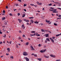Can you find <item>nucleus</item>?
<instances>
[{
  "label": "nucleus",
  "instance_id": "e2e57ef3",
  "mask_svg": "<svg viewBox=\"0 0 61 61\" xmlns=\"http://www.w3.org/2000/svg\"><path fill=\"white\" fill-rule=\"evenodd\" d=\"M24 11H25V12H26V10L25 9H24Z\"/></svg>",
  "mask_w": 61,
  "mask_h": 61
},
{
  "label": "nucleus",
  "instance_id": "09e8293b",
  "mask_svg": "<svg viewBox=\"0 0 61 61\" xmlns=\"http://www.w3.org/2000/svg\"><path fill=\"white\" fill-rule=\"evenodd\" d=\"M56 61H60V60H56Z\"/></svg>",
  "mask_w": 61,
  "mask_h": 61
},
{
  "label": "nucleus",
  "instance_id": "39448f33",
  "mask_svg": "<svg viewBox=\"0 0 61 61\" xmlns=\"http://www.w3.org/2000/svg\"><path fill=\"white\" fill-rule=\"evenodd\" d=\"M46 22L47 23H49L50 22V20L47 21V20H46Z\"/></svg>",
  "mask_w": 61,
  "mask_h": 61
},
{
  "label": "nucleus",
  "instance_id": "58836bf2",
  "mask_svg": "<svg viewBox=\"0 0 61 61\" xmlns=\"http://www.w3.org/2000/svg\"><path fill=\"white\" fill-rule=\"evenodd\" d=\"M3 13H5V10H3Z\"/></svg>",
  "mask_w": 61,
  "mask_h": 61
},
{
  "label": "nucleus",
  "instance_id": "a19ab883",
  "mask_svg": "<svg viewBox=\"0 0 61 61\" xmlns=\"http://www.w3.org/2000/svg\"><path fill=\"white\" fill-rule=\"evenodd\" d=\"M41 31H42V32H44V30L43 29H41Z\"/></svg>",
  "mask_w": 61,
  "mask_h": 61
},
{
  "label": "nucleus",
  "instance_id": "b1692460",
  "mask_svg": "<svg viewBox=\"0 0 61 61\" xmlns=\"http://www.w3.org/2000/svg\"><path fill=\"white\" fill-rule=\"evenodd\" d=\"M30 5H31L32 6H34V5H34L32 4H30Z\"/></svg>",
  "mask_w": 61,
  "mask_h": 61
},
{
  "label": "nucleus",
  "instance_id": "79ce46f5",
  "mask_svg": "<svg viewBox=\"0 0 61 61\" xmlns=\"http://www.w3.org/2000/svg\"><path fill=\"white\" fill-rule=\"evenodd\" d=\"M6 9H8V7L7 6H6Z\"/></svg>",
  "mask_w": 61,
  "mask_h": 61
},
{
  "label": "nucleus",
  "instance_id": "4be33fe9",
  "mask_svg": "<svg viewBox=\"0 0 61 61\" xmlns=\"http://www.w3.org/2000/svg\"><path fill=\"white\" fill-rule=\"evenodd\" d=\"M19 22H20V23H21V22L22 21V20H19Z\"/></svg>",
  "mask_w": 61,
  "mask_h": 61
},
{
  "label": "nucleus",
  "instance_id": "9b49d317",
  "mask_svg": "<svg viewBox=\"0 0 61 61\" xmlns=\"http://www.w3.org/2000/svg\"><path fill=\"white\" fill-rule=\"evenodd\" d=\"M38 60L39 61H41L42 60L41 58H38Z\"/></svg>",
  "mask_w": 61,
  "mask_h": 61
},
{
  "label": "nucleus",
  "instance_id": "412c9836",
  "mask_svg": "<svg viewBox=\"0 0 61 61\" xmlns=\"http://www.w3.org/2000/svg\"><path fill=\"white\" fill-rule=\"evenodd\" d=\"M25 16V14H24L23 15V16H22V17L24 18V17Z\"/></svg>",
  "mask_w": 61,
  "mask_h": 61
},
{
  "label": "nucleus",
  "instance_id": "7c9ffc66",
  "mask_svg": "<svg viewBox=\"0 0 61 61\" xmlns=\"http://www.w3.org/2000/svg\"><path fill=\"white\" fill-rule=\"evenodd\" d=\"M18 1L19 2H21V0H18Z\"/></svg>",
  "mask_w": 61,
  "mask_h": 61
},
{
  "label": "nucleus",
  "instance_id": "a18cd8bd",
  "mask_svg": "<svg viewBox=\"0 0 61 61\" xmlns=\"http://www.w3.org/2000/svg\"><path fill=\"white\" fill-rule=\"evenodd\" d=\"M2 34V32L0 31V34Z\"/></svg>",
  "mask_w": 61,
  "mask_h": 61
},
{
  "label": "nucleus",
  "instance_id": "5701e85b",
  "mask_svg": "<svg viewBox=\"0 0 61 61\" xmlns=\"http://www.w3.org/2000/svg\"><path fill=\"white\" fill-rule=\"evenodd\" d=\"M54 25H55V26H57V24H56V23H54Z\"/></svg>",
  "mask_w": 61,
  "mask_h": 61
},
{
  "label": "nucleus",
  "instance_id": "f3484780",
  "mask_svg": "<svg viewBox=\"0 0 61 61\" xmlns=\"http://www.w3.org/2000/svg\"><path fill=\"white\" fill-rule=\"evenodd\" d=\"M34 23L36 24H38V23H39L38 22H36V21H35Z\"/></svg>",
  "mask_w": 61,
  "mask_h": 61
},
{
  "label": "nucleus",
  "instance_id": "ddd939ff",
  "mask_svg": "<svg viewBox=\"0 0 61 61\" xmlns=\"http://www.w3.org/2000/svg\"><path fill=\"white\" fill-rule=\"evenodd\" d=\"M29 42H27L26 43V45H29Z\"/></svg>",
  "mask_w": 61,
  "mask_h": 61
},
{
  "label": "nucleus",
  "instance_id": "1a4fd4ad",
  "mask_svg": "<svg viewBox=\"0 0 61 61\" xmlns=\"http://www.w3.org/2000/svg\"><path fill=\"white\" fill-rule=\"evenodd\" d=\"M32 33H35V31H32L31 32Z\"/></svg>",
  "mask_w": 61,
  "mask_h": 61
},
{
  "label": "nucleus",
  "instance_id": "c756f323",
  "mask_svg": "<svg viewBox=\"0 0 61 61\" xmlns=\"http://www.w3.org/2000/svg\"><path fill=\"white\" fill-rule=\"evenodd\" d=\"M9 15L10 16H13V15H12V14L11 13H10L9 14Z\"/></svg>",
  "mask_w": 61,
  "mask_h": 61
},
{
  "label": "nucleus",
  "instance_id": "0eeeda50",
  "mask_svg": "<svg viewBox=\"0 0 61 61\" xmlns=\"http://www.w3.org/2000/svg\"><path fill=\"white\" fill-rule=\"evenodd\" d=\"M45 35H46V37H47L49 36V34H46Z\"/></svg>",
  "mask_w": 61,
  "mask_h": 61
},
{
  "label": "nucleus",
  "instance_id": "bf43d9fd",
  "mask_svg": "<svg viewBox=\"0 0 61 61\" xmlns=\"http://www.w3.org/2000/svg\"><path fill=\"white\" fill-rule=\"evenodd\" d=\"M45 43H47V41L46 40V41H45Z\"/></svg>",
  "mask_w": 61,
  "mask_h": 61
},
{
  "label": "nucleus",
  "instance_id": "ea45409f",
  "mask_svg": "<svg viewBox=\"0 0 61 61\" xmlns=\"http://www.w3.org/2000/svg\"><path fill=\"white\" fill-rule=\"evenodd\" d=\"M54 10V11H56L57 10L56 9H55L54 10Z\"/></svg>",
  "mask_w": 61,
  "mask_h": 61
},
{
  "label": "nucleus",
  "instance_id": "423d86ee",
  "mask_svg": "<svg viewBox=\"0 0 61 61\" xmlns=\"http://www.w3.org/2000/svg\"><path fill=\"white\" fill-rule=\"evenodd\" d=\"M7 50H8V52H9L10 51V48H7Z\"/></svg>",
  "mask_w": 61,
  "mask_h": 61
},
{
  "label": "nucleus",
  "instance_id": "a878e982",
  "mask_svg": "<svg viewBox=\"0 0 61 61\" xmlns=\"http://www.w3.org/2000/svg\"><path fill=\"white\" fill-rule=\"evenodd\" d=\"M5 27V26H2V28H3V29Z\"/></svg>",
  "mask_w": 61,
  "mask_h": 61
},
{
  "label": "nucleus",
  "instance_id": "a211bd4d",
  "mask_svg": "<svg viewBox=\"0 0 61 61\" xmlns=\"http://www.w3.org/2000/svg\"><path fill=\"white\" fill-rule=\"evenodd\" d=\"M34 36V35L33 34H31L30 35V36Z\"/></svg>",
  "mask_w": 61,
  "mask_h": 61
},
{
  "label": "nucleus",
  "instance_id": "cd10ccee",
  "mask_svg": "<svg viewBox=\"0 0 61 61\" xmlns=\"http://www.w3.org/2000/svg\"><path fill=\"white\" fill-rule=\"evenodd\" d=\"M60 34H58V35H56V36H60Z\"/></svg>",
  "mask_w": 61,
  "mask_h": 61
},
{
  "label": "nucleus",
  "instance_id": "4d7b16f0",
  "mask_svg": "<svg viewBox=\"0 0 61 61\" xmlns=\"http://www.w3.org/2000/svg\"><path fill=\"white\" fill-rule=\"evenodd\" d=\"M56 57V56H52V57H53L54 58L55 57Z\"/></svg>",
  "mask_w": 61,
  "mask_h": 61
},
{
  "label": "nucleus",
  "instance_id": "6e6552de",
  "mask_svg": "<svg viewBox=\"0 0 61 61\" xmlns=\"http://www.w3.org/2000/svg\"><path fill=\"white\" fill-rule=\"evenodd\" d=\"M5 19V17H3L2 18V20H4Z\"/></svg>",
  "mask_w": 61,
  "mask_h": 61
},
{
  "label": "nucleus",
  "instance_id": "4468645a",
  "mask_svg": "<svg viewBox=\"0 0 61 61\" xmlns=\"http://www.w3.org/2000/svg\"><path fill=\"white\" fill-rule=\"evenodd\" d=\"M2 30L3 31V32H4L5 31V30L4 29V28Z\"/></svg>",
  "mask_w": 61,
  "mask_h": 61
},
{
  "label": "nucleus",
  "instance_id": "8fccbe9b",
  "mask_svg": "<svg viewBox=\"0 0 61 61\" xmlns=\"http://www.w3.org/2000/svg\"><path fill=\"white\" fill-rule=\"evenodd\" d=\"M35 34V35H38V33H36Z\"/></svg>",
  "mask_w": 61,
  "mask_h": 61
},
{
  "label": "nucleus",
  "instance_id": "774afa93",
  "mask_svg": "<svg viewBox=\"0 0 61 61\" xmlns=\"http://www.w3.org/2000/svg\"><path fill=\"white\" fill-rule=\"evenodd\" d=\"M25 35H23V37H25Z\"/></svg>",
  "mask_w": 61,
  "mask_h": 61
},
{
  "label": "nucleus",
  "instance_id": "864d4df0",
  "mask_svg": "<svg viewBox=\"0 0 61 61\" xmlns=\"http://www.w3.org/2000/svg\"><path fill=\"white\" fill-rule=\"evenodd\" d=\"M6 55H7V56H8V55H9V54L6 53Z\"/></svg>",
  "mask_w": 61,
  "mask_h": 61
},
{
  "label": "nucleus",
  "instance_id": "7ed1b4c3",
  "mask_svg": "<svg viewBox=\"0 0 61 61\" xmlns=\"http://www.w3.org/2000/svg\"><path fill=\"white\" fill-rule=\"evenodd\" d=\"M46 51V49H45V50H43V51H41L40 52H41V53H43L45 52V51Z\"/></svg>",
  "mask_w": 61,
  "mask_h": 61
},
{
  "label": "nucleus",
  "instance_id": "0e129e2a",
  "mask_svg": "<svg viewBox=\"0 0 61 61\" xmlns=\"http://www.w3.org/2000/svg\"><path fill=\"white\" fill-rule=\"evenodd\" d=\"M32 21H33V20H30V21L31 22Z\"/></svg>",
  "mask_w": 61,
  "mask_h": 61
},
{
  "label": "nucleus",
  "instance_id": "e433bc0d",
  "mask_svg": "<svg viewBox=\"0 0 61 61\" xmlns=\"http://www.w3.org/2000/svg\"><path fill=\"white\" fill-rule=\"evenodd\" d=\"M53 12H52L53 13H57V12H56V11H53Z\"/></svg>",
  "mask_w": 61,
  "mask_h": 61
},
{
  "label": "nucleus",
  "instance_id": "13d9d810",
  "mask_svg": "<svg viewBox=\"0 0 61 61\" xmlns=\"http://www.w3.org/2000/svg\"><path fill=\"white\" fill-rule=\"evenodd\" d=\"M21 8H20L19 9V10H21Z\"/></svg>",
  "mask_w": 61,
  "mask_h": 61
},
{
  "label": "nucleus",
  "instance_id": "c85d7f7f",
  "mask_svg": "<svg viewBox=\"0 0 61 61\" xmlns=\"http://www.w3.org/2000/svg\"><path fill=\"white\" fill-rule=\"evenodd\" d=\"M19 33H22V32H21V31H20V30H19Z\"/></svg>",
  "mask_w": 61,
  "mask_h": 61
},
{
  "label": "nucleus",
  "instance_id": "f257e3e1",
  "mask_svg": "<svg viewBox=\"0 0 61 61\" xmlns=\"http://www.w3.org/2000/svg\"><path fill=\"white\" fill-rule=\"evenodd\" d=\"M23 55L24 56H27L28 55V53L26 52H24L23 53Z\"/></svg>",
  "mask_w": 61,
  "mask_h": 61
},
{
  "label": "nucleus",
  "instance_id": "f8f14e48",
  "mask_svg": "<svg viewBox=\"0 0 61 61\" xmlns=\"http://www.w3.org/2000/svg\"><path fill=\"white\" fill-rule=\"evenodd\" d=\"M10 58L13 59L14 58V56H10Z\"/></svg>",
  "mask_w": 61,
  "mask_h": 61
},
{
  "label": "nucleus",
  "instance_id": "2eb2a0df",
  "mask_svg": "<svg viewBox=\"0 0 61 61\" xmlns=\"http://www.w3.org/2000/svg\"><path fill=\"white\" fill-rule=\"evenodd\" d=\"M29 18L31 19H33L34 17H29Z\"/></svg>",
  "mask_w": 61,
  "mask_h": 61
},
{
  "label": "nucleus",
  "instance_id": "5fc2aeb1",
  "mask_svg": "<svg viewBox=\"0 0 61 61\" xmlns=\"http://www.w3.org/2000/svg\"><path fill=\"white\" fill-rule=\"evenodd\" d=\"M16 6H18V4H16Z\"/></svg>",
  "mask_w": 61,
  "mask_h": 61
},
{
  "label": "nucleus",
  "instance_id": "20e7f679",
  "mask_svg": "<svg viewBox=\"0 0 61 61\" xmlns=\"http://www.w3.org/2000/svg\"><path fill=\"white\" fill-rule=\"evenodd\" d=\"M30 48H31V49L32 50H35V49H34V48L32 46H30Z\"/></svg>",
  "mask_w": 61,
  "mask_h": 61
},
{
  "label": "nucleus",
  "instance_id": "72a5a7b5",
  "mask_svg": "<svg viewBox=\"0 0 61 61\" xmlns=\"http://www.w3.org/2000/svg\"><path fill=\"white\" fill-rule=\"evenodd\" d=\"M25 27L24 26V25H22L21 26V27Z\"/></svg>",
  "mask_w": 61,
  "mask_h": 61
},
{
  "label": "nucleus",
  "instance_id": "bb28decb",
  "mask_svg": "<svg viewBox=\"0 0 61 61\" xmlns=\"http://www.w3.org/2000/svg\"><path fill=\"white\" fill-rule=\"evenodd\" d=\"M36 36H40V34H38V35H36Z\"/></svg>",
  "mask_w": 61,
  "mask_h": 61
},
{
  "label": "nucleus",
  "instance_id": "37998d69",
  "mask_svg": "<svg viewBox=\"0 0 61 61\" xmlns=\"http://www.w3.org/2000/svg\"><path fill=\"white\" fill-rule=\"evenodd\" d=\"M50 8L51 9H54V8H52V7H51Z\"/></svg>",
  "mask_w": 61,
  "mask_h": 61
},
{
  "label": "nucleus",
  "instance_id": "49530a36",
  "mask_svg": "<svg viewBox=\"0 0 61 61\" xmlns=\"http://www.w3.org/2000/svg\"><path fill=\"white\" fill-rule=\"evenodd\" d=\"M55 37H52V39H55Z\"/></svg>",
  "mask_w": 61,
  "mask_h": 61
},
{
  "label": "nucleus",
  "instance_id": "6e6d98bb",
  "mask_svg": "<svg viewBox=\"0 0 61 61\" xmlns=\"http://www.w3.org/2000/svg\"><path fill=\"white\" fill-rule=\"evenodd\" d=\"M57 9H60V10H61V8H57Z\"/></svg>",
  "mask_w": 61,
  "mask_h": 61
},
{
  "label": "nucleus",
  "instance_id": "c9c22d12",
  "mask_svg": "<svg viewBox=\"0 0 61 61\" xmlns=\"http://www.w3.org/2000/svg\"><path fill=\"white\" fill-rule=\"evenodd\" d=\"M27 5H26L25 4H24V6H27Z\"/></svg>",
  "mask_w": 61,
  "mask_h": 61
},
{
  "label": "nucleus",
  "instance_id": "473e14b6",
  "mask_svg": "<svg viewBox=\"0 0 61 61\" xmlns=\"http://www.w3.org/2000/svg\"><path fill=\"white\" fill-rule=\"evenodd\" d=\"M52 5V4L51 3H50V4H49L48 5L49 6H51Z\"/></svg>",
  "mask_w": 61,
  "mask_h": 61
},
{
  "label": "nucleus",
  "instance_id": "338daca9",
  "mask_svg": "<svg viewBox=\"0 0 61 61\" xmlns=\"http://www.w3.org/2000/svg\"><path fill=\"white\" fill-rule=\"evenodd\" d=\"M3 56H0V58H2V57H3Z\"/></svg>",
  "mask_w": 61,
  "mask_h": 61
},
{
  "label": "nucleus",
  "instance_id": "3c124183",
  "mask_svg": "<svg viewBox=\"0 0 61 61\" xmlns=\"http://www.w3.org/2000/svg\"><path fill=\"white\" fill-rule=\"evenodd\" d=\"M20 15V13H19L18 14V16H19Z\"/></svg>",
  "mask_w": 61,
  "mask_h": 61
},
{
  "label": "nucleus",
  "instance_id": "6ab92c4d",
  "mask_svg": "<svg viewBox=\"0 0 61 61\" xmlns=\"http://www.w3.org/2000/svg\"><path fill=\"white\" fill-rule=\"evenodd\" d=\"M49 39V38H46V40H47V41H50V40L48 39Z\"/></svg>",
  "mask_w": 61,
  "mask_h": 61
},
{
  "label": "nucleus",
  "instance_id": "680f3d73",
  "mask_svg": "<svg viewBox=\"0 0 61 61\" xmlns=\"http://www.w3.org/2000/svg\"><path fill=\"white\" fill-rule=\"evenodd\" d=\"M58 17H61V15H59Z\"/></svg>",
  "mask_w": 61,
  "mask_h": 61
},
{
  "label": "nucleus",
  "instance_id": "9d476101",
  "mask_svg": "<svg viewBox=\"0 0 61 61\" xmlns=\"http://www.w3.org/2000/svg\"><path fill=\"white\" fill-rule=\"evenodd\" d=\"M44 57H45L46 58H49V56H44Z\"/></svg>",
  "mask_w": 61,
  "mask_h": 61
},
{
  "label": "nucleus",
  "instance_id": "de8ad7c7",
  "mask_svg": "<svg viewBox=\"0 0 61 61\" xmlns=\"http://www.w3.org/2000/svg\"><path fill=\"white\" fill-rule=\"evenodd\" d=\"M53 55H51V57H53Z\"/></svg>",
  "mask_w": 61,
  "mask_h": 61
},
{
  "label": "nucleus",
  "instance_id": "dca6fc26",
  "mask_svg": "<svg viewBox=\"0 0 61 61\" xmlns=\"http://www.w3.org/2000/svg\"><path fill=\"white\" fill-rule=\"evenodd\" d=\"M38 4L39 5H42V3H38Z\"/></svg>",
  "mask_w": 61,
  "mask_h": 61
},
{
  "label": "nucleus",
  "instance_id": "2f4dec72",
  "mask_svg": "<svg viewBox=\"0 0 61 61\" xmlns=\"http://www.w3.org/2000/svg\"><path fill=\"white\" fill-rule=\"evenodd\" d=\"M22 28V29H25V26L24 27H21Z\"/></svg>",
  "mask_w": 61,
  "mask_h": 61
},
{
  "label": "nucleus",
  "instance_id": "393cba45",
  "mask_svg": "<svg viewBox=\"0 0 61 61\" xmlns=\"http://www.w3.org/2000/svg\"><path fill=\"white\" fill-rule=\"evenodd\" d=\"M21 39V37H19V38H18V39L20 40Z\"/></svg>",
  "mask_w": 61,
  "mask_h": 61
},
{
  "label": "nucleus",
  "instance_id": "aec40b11",
  "mask_svg": "<svg viewBox=\"0 0 61 61\" xmlns=\"http://www.w3.org/2000/svg\"><path fill=\"white\" fill-rule=\"evenodd\" d=\"M51 41H52V43H54V40H51Z\"/></svg>",
  "mask_w": 61,
  "mask_h": 61
},
{
  "label": "nucleus",
  "instance_id": "c03bdc74",
  "mask_svg": "<svg viewBox=\"0 0 61 61\" xmlns=\"http://www.w3.org/2000/svg\"><path fill=\"white\" fill-rule=\"evenodd\" d=\"M7 24V23L6 22H5V25H6Z\"/></svg>",
  "mask_w": 61,
  "mask_h": 61
},
{
  "label": "nucleus",
  "instance_id": "603ef678",
  "mask_svg": "<svg viewBox=\"0 0 61 61\" xmlns=\"http://www.w3.org/2000/svg\"><path fill=\"white\" fill-rule=\"evenodd\" d=\"M36 3L37 4H38L39 3V2L38 1H37Z\"/></svg>",
  "mask_w": 61,
  "mask_h": 61
},
{
  "label": "nucleus",
  "instance_id": "052dcab7",
  "mask_svg": "<svg viewBox=\"0 0 61 61\" xmlns=\"http://www.w3.org/2000/svg\"><path fill=\"white\" fill-rule=\"evenodd\" d=\"M29 20H27L26 22H29Z\"/></svg>",
  "mask_w": 61,
  "mask_h": 61
},
{
  "label": "nucleus",
  "instance_id": "f704fd0d",
  "mask_svg": "<svg viewBox=\"0 0 61 61\" xmlns=\"http://www.w3.org/2000/svg\"><path fill=\"white\" fill-rule=\"evenodd\" d=\"M12 42V41H10V43L9 42V43H10V44H11V42Z\"/></svg>",
  "mask_w": 61,
  "mask_h": 61
},
{
  "label": "nucleus",
  "instance_id": "f03ea898",
  "mask_svg": "<svg viewBox=\"0 0 61 61\" xmlns=\"http://www.w3.org/2000/svg\"><path fill=\"white\" fill-rule=\"evenodd\" d=\"M24 59L26 60V61H29V58H28L26 57H24Z\"/></svg>",
  "mask_w": 61,
  "mask_h": 61
},
{
  "label": "nucleus",
  "instance_id": "4c0bfd02",
  "mask_svg": "<svg viewBox=\"0 0 61 61\" xmlns=\"http://www.w3.org/2000/svg\"><path fill=\"white\" fill-rule=\"evenodd\" d=\"M23 20H24L25 21V22H26L27 21V20H26L25 19Z\"/></svg>",
  "mask_w": 61,
  "mask_h": 61
},
{
  "label": "nucleus",
  "instance_id": "69168bd1",
  "mask_svg": "<svg viewBox=\"0 0 61 61\" xmlns=\"http://www.w3.org/2000/svg\"><path fill=\"white\" fill-rule=\"evenodd\" d=\"M2 44V42H0V44Z\"/></svg>",
  "mask_w": 61,
  "mask_h": 61
}]
</instances>
